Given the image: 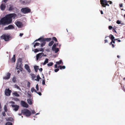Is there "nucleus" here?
<instances>
[{
	"instance_id": "obj_1",
	"label": "nucleus",
	"mask_w": 125,
	"mask_h": 125,
	"mask_svg": "<svg viewBox=\"0 0 125 125\" xmlns=\"http://www.w3.org/2000/svg\"><path fill=\"white\" fill-rule=\"evenodd\" d=\"M16 14L15 13L7 14L0 20V25L3 26L11 24L12 21V18L14 19L16 17Z\"/></svg>"
},
{
	"instance_id": "obj_2",
	"label": "nucleus",
	"mask_w": 125,
	"mask_h": 125,
	"mask_svg": "<svg viewBox=\"0 0 125 125\" xmlns=\"http://www.w3.org/2000/svg\"><path fill=\"white\" fill-rule=\"evenodd\" d=\"M22 59L21 58H20L18 59L16 69H20L21 71V69H22Z\"/></svg>"
},
{
	"instance_id": "obj_3",
	"label": "nucleus",
	"mask_w": 125,
	"mask_h": 125,
	"mask_svg": "<svg viewBox=\"0 0 125 125\" xmlns=\"http://www.w3.org/2000/svg\"><path fill=\"white\" fill-rule=\"evenodd\" d=\"M21 112L25 115L27 116H30L31 114V112L28 110L26 109L22 110Z\"/></svg>"
},
{
	"instance_id": "obj_4",
	"label": "nucleus",
	"mask_w": 125,
	"mask_h": 125,
	"mask_svg": "<svg viewBox=\"0 0 125 125\" xmlns=\"http://www.w3.org/2000/svg\"><path fill=\"white\" fill-rule=\"evenodd\" d=\"M21 11L24 13H28L31 11V10L28 7L22 8L21 10Z\"/></svg>"
},
{
	"instance_id": "obj_5",
	"label": "nucleus",
	"mask_w": 125,
	"mask_h": 125,
	"mask_svg": "<svg viewBox=\"0 0 125 125\" xmlns=\"http://www.w3.org/2000/svg\"><path fill=\"white\" fill-rule=\"evenodd\" d=\"M46 54H44V53L42 52L40 53L37 54L36 55V59L38 60L39 59H40L42 56H46Z\"/></svg>"
},
{
	"instance_id": "obj_6",
	"label": "nucleus",
	"mask_w": 125,
	"mask_h": 125,
	"mask_svg": "<svg viewBox=\"0 0 125 125\" xmlns=\"http://www.w3.org/2000/svg\"><path fill=\"white\" fill-rule=\"evenodd\" d=\"M0 38L1 39H4L5 41H7L9 38V36L4 34L1 36Z\"/></svg>"
},
{
	"instance_id": "obj_7",
	"label": "nucleus",
	"mask_w": 125,
	"mask_h": 125,
	"mask_svg": "<svg viewBox=\"0 0 125 125\" xmlns=\"http://www.w3.org/2000/svg\"><path fill=\"white\" fill-rule=\"evenodd\" d=\"M101 4L102 6L103 7H105V5L106 3L109 2V1H107L106 0H100Z\"/></svg>"
},
{
	"instance_id": "obj_8",
	"label": "nucleus",
	"mask_w": 125,
	"mask_h": 125,
	"mask_svg": "<svg viewBox=\"0 0 125 125\" xmlns=\"http://www.w3.org/2000/svg\"><path fill=\"white\" fill-rule=\"evenodd\" d=\"M21 104L23 107L27 108L29 106V105L28 104L23 101H21Z\"/></svg>"
},
{
	"instance_id": "obj_9",
	"label": "nucleus",
	"mask_w": 125,
	"mask_h": 125,
	"mask_svg": "<svg viewBox=\"0 0 125 125\" xmlns=\"http://www.w3.org/2000/svg\"><path fill=\"white\" fill-rule=\"evenodd\" d=\"M15 24L19 28H21L23 26L22 23L19 21H16Z\"/></svg>"
},
{
	"instance_id": "obj_10",
	"label": "nucleus",
	"mask_w": 125,
	"mask_h": 125,
	"mask_svg": "<svg viewBox=\"0 0 125 125\" xmlns=\"http://www.w3.org/2000/svg\"><path fill=\"white\" fill-rule=\"evenodd\" d=\"M11 106L13 108V110L15 111H17L19 108V106L17 105L11 104Z\"/></svg>"
},
{
	"instance_id": "obj_11",
	"label": "nucleus",
	"mask_w": 125,
	"mask_h": 125,
	"mask_svg": "<svg viewBox=\"0 0 125 125\" xmlns=\"http://www.w3.org/2000/svg\"><path fill=\"white\" fill-rule=\"evenodd\" d=\"M14 29V27L12 25H9L7 27H5L4 28L5 30L12 29Z\"/></svg>"
},
{
	"instance_id": "obj_12",
	"label": "nucleus",
	"mask_w": 125,
	"mask_h": 125,
	"mask_svg": "<svg viewBox=\"0 0 125 125\" xmlns=\"http://www.w3.org/2000/svg\"><path fill=\"white\" fill-rule=\"evenodd\" d=\"M31 0H20V3L22 4H25L27 3H29Z\"/></svg>"
},
{
	"instance_id": "obj_13",
	"label": "nucleus",
	"mask_w": 125,
	"mask_h": 125,
	"mask_svg": "<svg viewBox=\"0 0 125 125\" xmlns=\"http://www.w3.org/2000/svg\"><path fill=\"white\" fill-rule=\"evenodd\" d=\"M11 92V91L9 89H6L5 91V94L7 96H9Z\"/></svg>"
},
{
	"instance_id": "obj_14",
	"label": "nucleus",
	"mask_w": 125,
	"mask_h": 125,
	"mask_svg": "<svg viewBox=\"0 0 125 125\" xmlns=\"http://www.w3.org/2000/svg\"><path fill=\"white\" fill-rule=\"evenodd\" d=\"M10 73H8L7 74L6 76L3 77V79L5 80L9 79L10 78Z\"/></svg>"
},
{
	"instance_id": "obj_15",
	"label": "nucleus",
	"mask_w": 125,
	"mask_h": 125,
	"mask_svg": "<svg viewBox=\"0 0 125 125\" xmlns=\"http://www.w3.org/2000/svg\"><path fill=\"white\" fill-rule=\"evenodd\" d=\"M6 6L5 3H2L0 6V8L2 10H4L6 8Z\"/></svg>"
},
{
	"instance_id": "obj_16",
	"label": "nucleus",
	"mask_w": 125,
	"mask_h": 125,
	"mask_svg": "<svg viewBox=\"0 0 125 125\" xmlns=\"http://www.w3.org/2000/svg\"><path fill=\"white\" fill-rule=\"evenodd\" d=\"M51 38H42V42H49L51 41Z\"/></svg>"
},
{
	"instance_id": "obj_17",
	"label": "nucleus",
	"mask_w": 125,
	"mask_h": 125,
	"mask_svg": "<svg viewBox=\"0 0 125 125\" xmlns=\"http://www.w3.org/2000/svg\"><path fill=\"white\" fill-rule=\"evenodd\" d=\"M7 121H10L11 122H12L13 121V118L11 117H9L6 119Z\"/></svg>"
},
{
	"instance_id": "obj_18",
	"label": "nucleus",
	"mask_w": 125,
	"mask_h": 125,
	"mask_svg": "<svg viewBox=\"0 0 125 125\" xmlns=\"http://www.w3.org/2000/svg\"><path fill=\"white\" fill-rule=\"evenodd\" d=\"M58 43H57L56 44L55 43L53 45L52 48V51H54V49L55 48H56V45H58Z\"/></svg>"
},
{
	"instance_id": "obj_19",
	"label": "nucleus",
	"mask_w": 125,
	"mask_h": 125,
	"mask_svg": "<svg viewBox=\"0 0 125 125\" xmlns=\"http://www.w3.org/2000/svg\"><path fill=\"white\" fill-rule=\"evenodd\" d=\"M28 103L30 104L31 105L32 104V101L31 99H27Z\"/></svg>"
},
{
	"instance_id": "obj_20",
	"label": "nucleus",
	"mask_w": 125,
	"mask_h": 125,
	"mask_svg": "<svg viewBox=\"0 0 125 125\" xmlns=\"http://www.w3.org/2000/svg\"><path fill=\"white\" fill-rule=\"evenodd\" d=\"M58 68H59L60 69H64L65 68V67L64 66H61L60 65L58 66Z\"/></svg>"
},
{
	"instance_id": "obj_21",
	"label": "nucleus",
	"mask_w": 125,
	"mask_h": 125,
	"mask_svg": "<svg viewBox=\"0 0 125 125\" xmlns=\"http://www.w3.org/2000/svg\"><path fill=\"white\" fill-rule=\"evenodd\" d=\"M48 59H46L45 60V61L44 62V63L43 64V65H45L48 62Z\"/></svg>"
},
{
	"instance_id": "obj_22",
	"label": "nucleus",
	"mask_w": 125,
	"mask_h": 125,
	"mask_svg": "<svg viewBox=\"0 0 125 125\" xmlns=\"http://www.w3.org/2000/svg\"><path fill=\"white\" fill-rule=\"evenodd\" d=\"M12 81L14 83H16L17 81L16 80V78L15 76H14L12 78Z\"/></svg>"
},
{
	"instance_id": "obj_23",
	"label": "nucleus",
	"mask_w": 125,
	"mask_h": 125,
	"mask_svg": "<svg viewBox=\"0 0 125 125\" xmlns=\"http://www.w3.org/2000/svg\"><path fill=\"white\" fill-rule=\"evenodd\" d=\"M12 62H15L16 61V59L15 55H13V57L12 58Z\"/></svg>"
},
{
	"instance_id": "obj_24",
	"label": "nucleus",
	"mask_w": 125,
	"mask_h": 125,
	"mask_svg": "<svg viewBox=\"0 0 125 125\" xmlns=\"http://www.w3.org/2000/svg\"><path fill=\"white\" fill-rule=\"evenodd\" d=\"M38 67H39L37 66H35L34 67V69L36 72H38V70L39 69L38 68Z\"/></svg>"
},
{
	"instance_id": "obj_25",
	"label": "nucleus",
	"mask_w": 125,
	"mask_h": 125,
	"mask_svg": "<svg viewBox=\"0 0 125 125\" xmlns=\"http://www.w3.org/2000/svg\"><path fill=\"white\" fill-rule=\"evenodd\" d=\"M14 8H13V6L11 5H10V7L9 8V11H11L13 10Z\"/></svg>"
},
{
	"instance_id": "obj_26",
	"label": "nucleus",
	"mask_w": 125,
	"mask_h": 125,
	"mask_svg": "<svg viewBox=\"0 0 125 125\" xmlns=\"http://www.w3.org/2000/svg\"><path fill=\"white\" fill-rule=\"evenodd\" d=\"M31 76L32 79L33 80H34L36 77V76L34 74H31Z\"/></svg>"
},
{
	"instance_id": "obj_27",
	"label": "nucleus",
	"mask_w": 125,
	"mask_h": 125,
	"mask_svg": "<svg viewBox=\"0 0 125 125\" xmlns=\"http://www.w3.org/2000/svg\"><path fill=\"white\" fill-rule=\"evenodd\" d=\"M41 78L40 77L39 75H37V79H35V80H37V81H39V79H41Z\"/></svg>"
},
{
	"instance_id": "obj_28",
	"label": "nucleus",
	"mask_w": 125,
	"mask_h": 125,
	"mask_svg": "<svg viewBox=\"0 0 125 125\" xmlns=\"http://www.w3.org/2000/svg\"><path fill=\"white\" fill-rule=\"evenodd\" d=\"M109 37L110 38V39H111V40H114L115 38L114 37L112 34H110V35Z\"/></svg>"
},
{
	"instance_id": "obj_29",
	"label": "nucleus",
	"mask_w": 125,
	"mask_h": 125,
	"mask_svg": "<svg viewBox=\"0 0 125 125\" xmlns=\"http://www.w3.org/2000/svg\"><path fill=\"white\" fill-rule=\"evenodd\" d=\"M13 95H14L15 96H16L18 97V96H19V94H18L16 92H14L13 93Z\"/></svg>"
},
{
	"instance_id": "obj_30",
	"label": "nucleus",
	"mask_w": 125,
	"mask_h": 125,
	"mask_svg": "<svg viewBox=\"0 0 125 125\" xmlns=\"http://www.w3.org/2000/svg\"><path fill=\"white\" fill-rule=\"evenodd\" d=\"M54 42L53 41H52L50 42L48 44V45L50 46H51L53 44Z\"/></svg>"
},
{
	"instance_id": "obj_31",
	"label": "nucleus",
	"mask_w": 125,
	"mask_h": 125,
	"mask_svg": "<svg viewBox=\"0 0 125 125\" xmlns=\"http://www.w3.org/2000/svg\"><path fill=\"white\" fill-rule=\"evenodd\" d=\"M42 43L41 45V47H43V46H44L46 43V42H42Z\"/></svg>"
},
{
	"instance_id": "obj_32",
	"label": "nucleus",
	"mask_w": 125,
	"mask_h": 125,
	"mask_svg": "<svg viewBox=\"0 0 125 125\" xmlns=\"http://www.w3.org/2000/svg\"><path fill=\"white\" fill-rule=\"evenodd\" d=\"M53 51H55V53H56L59 51V49L58 48H55L54 49V50Z\"/></svg>"
},
{
	"instance_id": "obj_33",
	"label": "nucleus",
	"mask_w": 125,
	"mask_h": 125,
	"mask_svg": "<svg viewBox=\"0 0 125 125\" xmlns=\"http://www.w3.org/2000/svg\"><path fill=\"white\" fill-rule=\"evenodd\" d=\"M31 91L32 92H36V91L35 89L33 87H32L31 90Z\"/></svg>"
},
{
	"instance_id": "obj_34",
	"label": "nucleus",
	"mask_w": 125,
	"mask_h": 125,
	"mask_svg": "<svg viewBox=\"0 0 125 125\" xmlns=\"http://www.w3.org/2000/svg\"><path fill=\"white\" fill-rule=\"evenodd\" d=\"M40 41L41 42H42V38H40L38 39H36L34 42L36 41Z\"/></svg>"
},
{
	"instance_id": "obj_35",
	"label": "nucleus",
	"mask_w": 125,
	"mask_h": 125,
	"mask_svg": "<svg viewBox=\"0 0 125 125\" xmlns=\"http://www.w3.org/2000/svg\"><path fill=\"white\" fill-rule=\"evenodd\" d=\"M40 44V43L38 42L36 43L34 45V47L35 48L36 46H38Z\"/></svg>"
},
{
	"instance_id": "obj_36",
	"label": "nucleus",
	"mask_w": 125,
	"mask_h": 125,
	"mask_svg": "<svg viewBox=\"0 0 125 125\" xmlns=\"http://www.w3.org/2000/svg\"><path fill=\"white\" fill-rule=\"evenodd\" d=\"M62 62V60H60L59 61L57 62L56 63L57 64H61Z\"/></svg>"
},
{
	"instance_id": "obj_37",
	"label": "nucleus",
	"mask_w": 125,
	"mask_h": 125,
	"mask_svg": "<svg viewBox=\"0 0 125 125\" xmlns=\"http://www.w3.org/2000/svg\"><path fill=\"white\" fill-rule=\"evenodd\" d=\"M52 39L55 42H57V38L55 37H53L52 38Z\"/></svg>"
},
{
	"instance_id": "obj_38",
	"label": "nucleus",
	"mask_w": 125,
	"mask_h": 125,
	"mask_svg": "<svg viewBox=\"0 0 125 125\" xmlns=\"http://www.w3.org/2000/svg\"><path fill=\"white\" fill-rule=\"evenodd\" d=\"M25 67L26 70L29 69L30 68L29 66L27 64L25 65Z\"/></svg>"
},
{
	"instance_id": "obj_39",
	"label": "nucleus",
	"mask_w": 125,
	"mask_h": 125,
	"mask_svg": "<svg viewBox=\"0 0 125 125\" xmlns=\"http://www.w3.org/2000/svg\"><path fill=\"white\" fill-rule=\"evenodd\" d=\"M4 109L5 112H6L7 111V108L6 105H4Z\"/></svg>"
},
{
	"instance_id": "obj_40",
	"label": "nucleus",
	"mask_w": 125,
	"mask_h": 125,
	"mask_svg": "<svg viewBox=\"0 0 125 125\" xmlns=\"http://www.w3.org/2000/svg\"><path fill=\"white\" fill-rule=\"evenodd\" d=\"M5 125H12V124L11 122H7L6 124Z\"/></svg>"
},
{
	"instance_id": "obj_41",
	"label": "nucleus",
	"mask_w": 125,
	"mask_h": 125,
	"mask_svg": "<svg viewBox=\"0 0 125 125\" xmlns=\"http://www.w3.org/2000/svg\"><path fill=\"white\" fill-rule=\"evenodd\" d=\"M53 63L52 62H50L49 63L47 64V65L48 66H52L53 64Z\"/></svg>"
},
{
	"instance_id": "obj_42",
	"label": "nucleus",
	"mask_w": 125,
	"mask_h": 125,
	"mask_svg": "<svg viewBox=\"0 0 125 125\" xmlns=\"http://www.w3.org/2000/svg\"><path fill=\"white\" fill-rule=\"evenodd\" d=\"M39 50L37 49H36L34 50V52H37L39 51Z\"/></svg>"
},
{
	"instance_id": "obj_43",
	"label": "nucleus",
	"mask_w": 125,
	"mask_h": 125,
	"mask_svg": "<svg viewBox=\"0 0 125 125\" xmlns=\"http://www.w3.org/2000/svg\"><path fill=\"white\" fill-rule=\"evenodd\" d=\"M115 41L114 40H112L111 42H110V44H112V43L113 42V43H115Z\"/></svg>"
},
{
	"instance_id": "obj_44",
	"label": "nucleus",
	"mask_w": 125,
	"mask_h": 125,
	"mask_svg": "<svg viewBox=\"0 0 125 125\" xmlns=\"http://www.w3.org/2000/svg\"><path fill=\"white\" fill-rule=\"evenodd\" d=\"M5 111L4 112H2V114L4 116H5L6 115V114L5 113Z\"/></svg>"
},
{
	"instance_id": "obj_45",
	"label": "nucleus",
	"mask_w": 125,
	"mask_h": 125,
	"mask_svg": "<svg viewBox=\"0 0 125 125\" xmlns=\"http://www.w3.org/2000/svg\"><path fill=\"white\" fill-rule=\"evenodd\" d=\"M116 23L118 24H120L121 23V22L119 20H118L116 21Z\"/></svg>"
},
{
	"instance_id": "obj_46",
	"label": "nucleus",
	"mask_w": 125,
	"mask_h": 125,
	"mask_svg": "<svg viewBox=\"0 0 125 125\" xmlns=\"http://www.w3.org/2000/svg\"><path fill=\"white\" fill-rule=\"evenodd\" d=\"M59 69L58 68H57V69H55L54 70V71L55 72H57L58 71H59Z\"/></svg>"
},
{
	"instance_id": "obj_47",
	"label": "nucleus",
	"mask_w": 125,
	"mask_h": 125,
	"mask_svg": "<svg viewBox=\"0 0 125 125\" xmlns=\"http://www.w3.org/2000/svg\"><path fill=\"white\" fill-rule=\"evenodd\" d=\"M112 31L113 32H115V33H116V31L115 29L114 28H113V29Z\"/></svg>"
},
{
	"instance_id": "obj_48",
	"label": "nucleus",
	"mask_w": 125,
	"mask_h": 125,
	"mask_svg": "<svg viewBox=\"0 0 125 125\" xmlns=\"http://www.w3.org/2000/svg\"><path fill=\"white\" fill-rule=\"evenodd\" d=\"M9 103H10V104H15V103L14 102H13L12 101H11L10 102H9Z\"/></svg>"
},
{
	"instance_id": "obj_49",
	"label": "nucleus",
	"mask_w": 125,
	"mask_h": 125,
	"mask_svg": "<svg viewBox=\"0 0 125 125\" xmlns=\"http://www.w3.org/2000/svg\"><path fill=\"white\" fill-rule=\"evenodd\" d=\"M31 111L32 112V114H35V112L34 111V110H31Z\"/></svg>"
},
{
	"instance_id": "obj_50",
	"label": "nucleus",
	"mask_w": 125,
	"mask_h": 125,
	"mask_svg": "<svg viewBox=\"0 0 125 125\" xmlns=\"http://www.w3.org/2000/svg\"><path fill=\"white\" fill-rule=\"evenodd\" d=\"M27 84V86H30V83L29 82H28Z\"/></svg>"
},
{
	"instance_id": "obj_51",
	"label": "nucleus",
	"mask_w": 125,
	"mask_h": 125,
	"mask_svg": "<svg viewBox=\"0 0 125 125\" xmlns=\"http://www.w3.org/2000/svg\"><path fill=\"white\" fill-rule=\"evenodd\" d=\"M109 30H111L112 28V27L111 26H109Z\"/></svg>"
},
{
	"instance_id": "obj_52",
	"label": "nucleus",
	"mask_w": 125,
	"mask_h": 125,
	"mask_svg": "<svg viewBox=\"0 0 125 125\" xmlns=\"http://www.w3.org/2000/svg\"><path fill=\"white\" fill-rule=\"evenodd\" d=\"M44 51L42 49V48H41L40 49V51Z\"/></svg>"
},
{
	"instance_id": "obj_53",
	"label": "nucleus",
	"mask_w": 125,
	"mask_h": 125,
	"mask_svg": "<svg viewBox=\"0 0 125 125\" xmlns=\"http://www.w3.org/2000/svg\"><path fill=\"white\" fill-rule=\"evenodd\" d=\"M8 0H3L2 1L3 2L5 3H6L8 1Z\"/></svg>"
},
{
	"instance_id": "obj_54",
	"label": "nucleus",
	"mask_w": 125,
	"mask_h": 125,
	"mask_svg": "<svg viewBox=\"0 0 125 125\" xmlns=\"http://www.w3.org/2000/svg\"><path fill=\"white\" fill-rule=\"evenodd\" d=\"M36 93L40 95H42L41 93L40 92H36Z\"/></svg>"
},
{
	"instance_id": "obj_55",
	"label": "nucleus",
	"mask_w": 125,
	"mask_h": 125,
	"mask_svg": "<svg viewBox=\"0 0 125 125\" xmlns=\"http://www.w3.org/2000/svg\"><path fill=\"white\" fill-rule=\"evenodd\" d=\"M39 70L41 72H42V68H40V69H39Z\"/></svg>"
},
{
	"instance_id": "obj_56",
	"label": "nucleus",
	"mask_w": 125,
	"mask_h": 125,
	"mask_svg": "<svg viewBox=\"0 0 125 125\" xmlns=\"http://www.w3.org/2000/svg\"><path fill=\"white\" fill-rule=\"evenodd\" d=\"M27 70L30 73L31 72V71L30 69V68L29 69H27Z\"/></svg>"
},
{
	"instance_id": "obj_57",
	"label": "nucleus",
	"mask_w": 125,
	"mask_h": 125,
	"mask_svg": "<svg viewBox=\"0 0 125 125\" xmlns=\"http://www.w3.org/2000/svg\"><path fill=\"white\" fill-rule=\"evenodd\" d=\"M28 96L29 98H30L31 97V95L30 94H28Z\"/></svg>"
},
{
	"instance_id": "obj_58",
	"label": "nucleus",
	"mask_w": 125,
	"mask_h": 125,
	"mask_svg": "<svg viewBox=\"0 0 125 125\" xmlns=\"http://www.w3.org/2000/svg\"><path fill=\"white\" fill-rule=\"evenodd\" d=\"M42 83L43 85H44L45 84V81L43 80L42 82Z\"/></svg>"
},
{
	"instance_id": "obj_59",
	"label": "nucleus",
	"mask_w": 125,
	"mask_h": 125,
	"mask_svg": "<svg viewBox=\"0 0 125 125\" xmlns=\"http://www.w3.org/2000/svg\"><path fill=\"white\" fill-rule=\"evenodd\" d=\"M23 34L22 33H20V36L21 37L23 35Z\"/></svg>"
},
{
	"instance_id": "obj_60",
	"label": "nucleus",
	"mask_w": 125,
	"mask_h": 125,
	"mask_svg": "<svg viewBox=\"0 0 125 125\" xmlns=\"http://www.w3.org/2000/svg\"><path fill=\"white\" fill-rule=\"evenodd\" d=\"M55 68H57V64H55L54 65Z\"/></svg>"
},
{
	"instance_id": "obj_61",
	"label": "nucleus",
	"mask_w": 125,
	"mask_h": 125,
	"mask_svg": "<svg viewBox=\"0 0 125 125\" xmlns=\"http://www.w3.org/2000/svg\"><path fill=\"white\" fill-rule=\"evenodd\" d=\"M1 103H0V112H1Z\"/></svg>"
},
{
	"instance_id": "obj_62",
	"label": "nucleus",
	"mask_w": 125,
	"mask_h": 125,
	"mask_svg": "<svg viewBox=\"0 0 125 125\" xmlns=\"http://www.w3.org/2000/svg\"><path fill=\"white\" fill-rule=\"evenodd\" d=\"M120 7H122L123 6V4H119Z\"/></svg>"
},
{
	"instance_id": "obj_63",
	"label": "nucleus",
	"mask_w": 125,
	"mask_h": 125,
	"mask_svg": "<svg viewBox=\"0 0 125 125\" xmlns=\"http://www.w3.org/2000/svg\"><path fill=\"white\" fill-rule=\"evenodd\" d=\"M36 88L37 90H38L39 89V86H36Z\"/></svg>"
},
{
	"instance_id": "obj_64",
	"label": "nucleus",
	"mask_w": 125,
	"mask_h": 125,
	"mask_svg": "<svg viewBox=\"0 0 125 125\" xmlns=\"http://www.w3.org/2000/svg\"><path fill=\"white\" fill-rule=\"evenodd\" d=\"M109 6V5L107 3H106V4L105 5V6Z\"/></svg>"
}]
</instances>
